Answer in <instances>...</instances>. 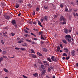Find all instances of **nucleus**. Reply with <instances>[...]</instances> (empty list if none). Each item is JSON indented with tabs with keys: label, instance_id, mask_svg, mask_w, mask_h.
Returning a JSON list of instances; mask_svg holds the SVG:
<instances>
[{
	"label": "nucleus",
	"instance_id": "obj_9",
	"mask_svg": "<svg viewBox=\"0 0 78 78\" xmlns=\"http://www.w3.org/2000/svg\"><path fill=\"white\" fill-rule=\"evenodd\" d=\"M64 50H65L66 53H69V49L68 48H64Z\"/></svg>",
	"mask_w": 78,
	"mask_h": 78
},
{
	"label": "nucleus",
	"instance_id": "obj_29",
	"mask_svg": "<svg viewBox=\"0 0 78 78\" xmlns=\"http://www.w3.org/2000/svg\"><path fill=\"white\" fill-rule=\"evenodd\" d=\"M30 51H31V53H35L34 51V50L31 49Z\"/></svg>",
	"mask_w": 78,
	"mask_h": 78
},
{
	"label": "nucleus",
	"instance_id": "obj_4",
	"mask_svg": "<svg viewBox=\"0 0 78 78\" xmlns=\"http://www.w3.org/2000/svg\"><path fill=\"white\" fill-rule=\"evenodd\" d=\"M46 70L44 69L42 70L41 72V76H42V75H45V73H46Z\"/></svg>",
	"mask_w": 78,
	"mask_h": 78
},
{
	"label": "nucleus",
	"instance_id": "obj_16",
	"mask_svg": "<svg viewBox=\"0 0 78 78\" xmlns=\"http://www.w3.org/2000/svg\"><path fill=\"white\" fill-rule=\"evenodd\" d=\"M62 41L63 43H65L66 44H67V42L66 40H63Z\"/></svg>",
	"mask_w": 78,
	"mask_h": 78
},
{
	"label": "nucleus",
	"instance_id": "obj_22",
	"mask_svg": "<svg viewBox=\"0 0 78 78\" xmlns=\"http://www.w3.org/2000/svg\"><path fill=\"white\" fill-rule=\"evenodd\" d=\"M26 40L28 42H31V40H28L27 39H26Z\"/></svg>",
	"mask_w": 78,
	"mask_h": 78
},
{
	"label": "nucleus",
	"instance_id": "obj_55",
	"mask_svg": "<svg viewBox=\"0 0 78 78\" xmlns=\"http://www.w3.org/2000/svg\"><path fill=\"white\" fill-rule=\"evenodd\" d=\"M54 18H56V17H57V16H56V15H54Z\"/></svg>",
	"mask_w": 78,
	"mask_h": 78
},
{
	"label": "nucleus",
	"instance_id": "obj_24",
	"mask_svg": "<svg viewBox=\"0 0 78 78\" xmlns=\"http://www.w3.org/2000/svg\"><path fill=\"white\" fill-rule=\"evenodd\" d=\"M43 7H44V8L45 9L47 10L48 9V7L45 6H44Z\"/></svg>",
	"mask_w": 78,
	"mask_h": 78
},
{
	"label": "nucleus",
	"instance_id": "obj_58",
	"mask_svg": "<svg viewBox=\"0 0 78 78\" xmlns=\"http://www.w3.org/2000/svg\"><path fill=\"white\" fill-rule=\"evenodd\" d=\"M25 47H26L27 45V44L26 43H24Z\"/></svg>",
	"mask_w": 78,
	"mask_h": 78
},
{
	"label": "nucleus",
	"instance_id": "obj_31",
	"mask_svg": "<svg viewBox=\"0 0 78 78\" xmlns=\"http://www.w3.org/2000/svg\"><path fill=\"white\" fill-rule=\"evenodd\" d=\"M20 50L22 51H25V49L24 48H20Z\"/></svg>",
	"mask_w": 78,
	"mask_h": 78
},
{
	"label": "nucleus",
	"instance_id": "obj_30",
	"mask_svg": "<svg viewBox=\"0 0 78 78\" xmlns=\"http://www.w3.org/2000/svg\"><path fill=\"white\" fill-rule=\"evenodd\" d=\"M27 6H29L30 8L31 7V5L30 4H27Z\"/></svg>",
	"mask_w": 78,
	"mask_h": 78
},
{
	"label": "nucleus",
	"instance_id": "obj_10",
	"mask_svg": "<svg viewBox=\"0 0 78 78\" xmlns=\"http://www.w3.org/2000/svg\"><path fill=\"white\" fill-rule=\"evenodd\" d=\"M38 23L39 25L41 27H42V24H41V22L39 20H38Z\"/></svg>",
	"mask_w": 78,
	"mask_h": 78
},
{
	"label": "nucleus",
	"instance_id": "obj_27",
	"mask_svg": "<svg viewBox=\"0 0 78 78\" xmlns=\"http://www.w3.org/2000/svg\"><path fill=\"white\" fill-rule=\"evenodd\" d=\"M24 35L26 37H28V36H29V35L27 34H24Z\"/></svg>",
	"mask_w": 78,
	"mask_h": 78
},
{
	"label": "nucleus",
	"instance_id": "obj_13",
	"mask_svg": "<svg viewBox=\"0 0 78 78\" xmlns=\"http://www.w3.org/2000/svg\"><path fill=\"white\" fill-rule=\"evenodd\" d=\"M41 67L42 70H45V66L44 65H41Z\"/></svg>",
	"mask_w": 78,
	"mask_h": 78
},
{
	"label": "nucleus",
	"instance_id": "obj_18",
	"mask_svg": "<svg viewBox=\"0 0 78 78\" xmlns=\"http://www.w3.org/2000/svg\"><path fill=\"white\" fill-rule=\"evenodd\" d=\"M57 49L58 52V51H59V50H60V47L59 46H58L57 47Z\"/></svg>",
	"mask_w": 78,
	"mask_h": 78
},
{
	"label": "nucleus",
	"instance_id": "obj_21",
	"mask_svg": "<svg viewBox=\"0 0 78 78\" xmlns=\"http://www.w3.org/2000/svg\"><path fill=\"white\" fill-rule=\"evenodd\" d=\"M63 56H67V55L66 53H64L62 54Z\"/></svg>",
	"mask_w": 78,
	"mask_h": 78
},
{
	"label": "nucleus",
	"instance_id": "obj_53",
	"mask_svg": "<svg viewBox=\"0 0 78 78\" xmlns=\"http://www.w3.org/2000/svg\"><path fill=\"white\" fill-rule=\"evenodd\" d=\"M68 11V9L67 8H66L65 9V11Z\"/></svg>",
	"mask_w": 78,
	"mask_h": 78
},
{
	"label": "nucleus",
	"instance_id": "obj_38",
	"mask_svg": "<svg viewBox=\"0 0 78 78\" xmlns=\"http://www.w3.org/2000/svg\"><path fill=\"white\" fill-rule=\"evenodd\" d=\"M19 7V4H18L17 5H16L15 6V8H18Z\"/></svg>",
	"mask_w": 78,
	"mask_h": 78
},
{
	"label": "nucleus",
	"instance_id": "obj_32",
	"mask_svg": "<svg viewBox=\"0 0 78 78\" xmlns=\"http://www.w3.org/2000/svg\"><path fill=\"white\" fill-rule=\"evenodd\" d=\"M13 25L15 26V28H17V25L16 24H13Z\"/></svg>",
	"mask_w": 78,
	"mask_h": 78
},
{
	"label": "nucleus",
	"instance_id": "obj_52",
	"mask_svg": "<svg viewBox=\"0 0 78 78\" xmlns=\"http://www.w3.org/2000/svg\"><path fill=\"white\" fill-rule=\"evenodd\" d=\"M2 58H7V57L6 56H2Z\"/></svg>",
	"mask_w": 78,
	"mask_h": 78
},
{
	"label": "nucleus",
	"instance_id": "obj_44",
	"mask_svg": "<svg viewBox=\"0 0 78 78\" xmlns=\"http://www.w3.org/2000/svg\"><path fill=\"white\" fill-rule=\"evenodd\" d=\"M60 46L62 48H63V47L62 46V44H60Z\"/></svg>",
	"mask_w": 78,
	"mask_h": 78
},
{
	"label": "nucleus",
	"instance_id": "obj_46",
	"mask_svg": "<svg viewBox=\"0 0 78 78\" xmlns=\"http://www.w3.org/2000/svg\"><path fill=\"white\" fill-rule=\"evenodd\" d=\"M63 6H64V5H62V4H61L60 5V7L61 8H63Z\"/></svg>",
	"mask_w": 78,
	"mask_h": 78
},
{
	"label": "nucleus",
	"instance_id": "obj_47",
	"mask_svg": "<svg viewBox=\"0 0 78 78\" xmlns=\"http://www.w3.org/2000/svg\"><path fill=\"white\" fill-rule=\"evenodd\" d=\"M23 76L24 78H28V77H27V76H25L24 75H23Z\"/></svg>",
	"mask_w": 78,
	"mask_h": 78
},
{
	"label": "nucleus",
	"instance_id": "obj_63",
	"mask_svg": "<svg viewBox=\"0 0 78 78\" xmlns=\"http://www.w3.org/2000/svg\"><path fill=\"white\" fill-rule=\"evenodd\" d=\"M41 22H43V19H41Z\"/></svg>",
	"mask_w": 78,
	"mask_h": 78
},
{
	"label": "nucleus",
	"instance_id": "obj_26",
	"mask_svg": "<svg viewBox=\"0 0 78 78\" xmlns=\"http://www.w3.org/2000/svg\"><path fill=\"white\" fill-rule=\"evenodd\" d=\"M24 31L26 33H29V32L26 29H24Z\"/></svg>",
	"mask_w": 78,
	"mask_h": 78
},
{
	"label": "nucleus",
	"instance_id": "obj_43",
	"mask_svg": "<svg viewBox=\"0 0 78 78\" xmlns=\"http://www.w3.org/2000/svg\"><path fill=\"white\" fill-rule=\"evenodd\" d=\"M32 15H33V16H34V15H35V14H36V12H35L34 11L33 13H32Z\"/></svg>",
	"mask_w": 78,
	"mask_h": 78
},
{
	"label": "nucleus",
	"instance_id": "obj_35",
	"mask_svg": "<svg viewBox=\"0 0 78 78\" xmlns=\"http://www.w3.org/2000/svg\"><path fill=\"white\" fill-rule=\"evenodd\" d=\"M19 2L20 3H23V0H20Z\"/></svg>",
	"mask_w": 78,
	"mask_h": 78
},
{
	"label": "nucleus",
	"instance_id": "obj_48",
	"mask_svg": "<svg viewBox=\"0 0 78 78\" xmlns=\"http://www.w3.org/2000/svg\"><path fill=\"white\" fill-rule=\"evenodd\" d=\"M3 54L4 55H5V54H6V51H4L3 52Z\"/></svg>",
	"mask_w": 78,
	"mask_h": 78
},
{
	"label": "nucleus",
	"instance_id": "obj_59",
	"mask_svg": "<svg viewBox=\"0 0 78 78\" xmlns=\"http://www.w3.org/2000/svg\"><path fill=\"white\" fill-rule=\"evenodd\" d=\"M34 67H35V68H37V66H36V65H34Z\"/></svg>",
	"mask_w": 78,
	"mask_h": 78
},
{
	"label": "nucleus",
	"instance_id": "obj_3",
	"mask_svg": "<svg viewBox=\"0 0 78 78\" xmlns=\"http://www.w3.org/2000/svg\"><path fill=\"white\" fill-rule=\"evenodd\" d=\"M60 21H65L66 20V18H64V16H61L60 18Z\"/></svg>",
	"mask_w": 78,
	"mask_h": 78
},
{
	"label": "nucleus",
	"instance_id": "obj_36",
	"mask_svg": "<svg viewBox=\"0 0 78 78\" xmlns=\"http://www.w3.org/2000/svg\"><path fill=\"white\" fill-rule=\"evenodd\" d=\"M34 31H38V30L37 29L34 28Z\"/></svg>",
	"mask_w": 78,
	"mask_h": 78
},
{
	"label": "nucleus",
	"instance_id": "obj_37",
	"mask_svg": "<svg viewBox=\"0 0 78 78\" xmlns=\"http://www.w3.org/2000/svg\"><path fill=\"white\" fill-rule=\"evenodd\" d=\"M32 57L33 58H36V56L35 55H34L32 56Z\"/></svg>",
	"mask_w": 78,
	"mask_h": 78
},
{
	"label": "nucleus",
	"instance_id": "obj_49",
	"mask_svg": "<svg viewBox=\"0 0 78 78\" xmlns=\"http://www.w3.org/2000/svg\"><path fill=\"white\" fill-rule=\"evenodd\" d=\"M11 34H12V36H14V35H15V34L14 33H11Z\"/></svg>",
	"mask_w": 78,
	"mask_h": 78
},
{
	"label": "nucleus",
	"instance_id": "obj_41",
	"mask_svg": "<svg viewBox=\"0 0 78 78\" xmlns=\"http://www.w3.org/2000/svg\"><path fill=\"white\" fill-rule=\"evenodd\" d=\"M41 39H42L43 40H44V38L43 37H42V35H41Z\"/></svg>",
	"mask_w": 78,
	"mask_h": 78
},
{
	"label": "nucleus",
	"instance_id": "obj_25",
	"mask_svg": "<svg viewBox=\"0 0 78 78\" xmlns=\"http://www.w3.org/2000/svg\"><path fill=\"white\" fill-rule=\"evenodd\" d=\"M42 33H43V32L42 31L40 32L38 34L39 35H42Z\"/></svg>",
	"mask_w": 78,
	"mask_h": 78
},
{
	"label": "nucleus",
	"instance_id": "obj_6",
	"mask_svg": "<svg viewBox=\"0 0 78 78\" xmlns=\"http://www.w3.org/2000/svg\"><path fill=\"white\" fill-rule=\"evenodd\" d=\"M11 23L13 25H14L17 23L16 22V20H12L11 22Z\"/></svg>",
	"mask_w": 78,
	"mask_h": 78
},
{
	"label": "nucleus",
	"instance_id": "obj_57",
	"mask_svg": "<svg viewBox=\"0 0 78 78\" xmlns=\"http://www.w3.org/2000/svg\"><path fill=\"white\" fill-rule=\"evenodd\" d=\"M41 44H44V42L41 41Z\"/></svg>",
	"mask_w": 78,
	"mask_h": 78
},
{
	"label": "nucleus",
	"instance_id": "obj_51",
	"mask_svg": "<svg viewBox=\"0 0 78 78\" xmlns=\"http://www.w3.org/2000/svg\"><path fill=\"white\" fill-rule=\"evenodd\" d=\"M1 43H2V44H4V42H3V41L1 40Z\"/></svg>",
	"mask_w": 78,
	"mask_h": 78
},
{
	"label": "nucleus",
	"instance_id": "obj_20",
	"mask_svg": "<svg viewBox=\"0 0 78 78\" xmlns=\"http://www.w3.org/2000/svg\"><path fill=\"white\" fill-rule=\"evenodd\" d=\"M4 70L5 72H9V71L7 69H6V68H5L4 69Z\"/></svg>",
	"mask_w": 78,
	"mask_h": 78
},
{
	"label": "nucleus",
	"instance_id": "obj_62",
	"mask_svg": "<svg viewBox=\"0 0 78 78\" xmlns=\"http://www.w3.org/2000/svg\"><path fill=\"white\" fill-rule=\"evenodd\" d=\"M63 25H65V24H66V23L65 21H64L63 22Z\"/></svg>",
	"mask_w": 78,
	"mask_h": 78
},
{
	"label": "nucleus",
	"instance_id": "obj_17",
	"mask_svg": "<svg viewBox=\"0 0 78 78\" xmlns=\"http://www.w3.org/2000/svg\"><path fill=\"white\" fill-rule=\"evenodd\" d=\"M48 16H46L44 17L45 20H46V21H47L48 20Z\"/></svg>",
	"mask_w": 78,
	"mask_h": 78
},
{
	"label": "nucleus",
	"instance_id": "obj_2",
	"mask_svg": "<svg viewBox=\"0 0 78 78\" xmlns=\"http://www.w3.org/2000/svg\"><path fill=\"white\" fill-rule=\"evenodd\" d=\"M51 59L52 61H55V62H56L57 61L56 59L55 58V56H51Z\"/></svg>",
	"mask_w": 78,
	"mask_h": 78
},
{
	"label": "nucleus",
	"instance_id": "obj_1",
	"mask_svg": "<svg viewBox=\"0 0 78 78\" xmlns=\"http://www.w3.org/2000/svg\"><path fill=\"white\" fill-rule=\"evenodd\" d=\"M44 65V66H49V63L48 62H47V61H45L43 62Z\"/></svg>",
	"mask_w": 78,
	"mask_h": 78
},
{
	"label": "nucleus",
	"instance_id": "obj_12",
	"mask_svg": "<svg viewBox=\"0 0 78 78\" xmlns=\"http://www.w3.org/2000/svg\"><path fill=\"white\" fill-rule=\"evenodd\" d=\"M47 61H49V62H51L52 61L51 59H50V58H47Z\"/></svg>",
	"mask_w": 78,
	"mask_h": 78
},
{
	"label": "nucleus",
	"instance_id": "obj_39",
	"mask_svg": "<svg viewBox=\"0 0 78 78\" xmlns=\"http://www.w3.org/2000/svg\"><path fill=\"white\" fill-rule=\"evenodd\" d=\"M37 54L39 56H42V54H41L39 53V52H38L37 53Z\"/></svg>",
	"mask_w": 78,
	"mask_h": 78
},
{
	"label": "nucleus",
	"instance_id": "obj_23",
	"mask_svg": "<svg viewBox=\"0 0 78 78\" xmlns=\"http://www.w3.org/2000/svg\"><path fill=\"white\" fill-rule=\"evenodd\" d=\"M38 63L42 65V63L41 62V61L40 60H38Z\"/></svg>",
	"mask_w": 78,
	"mask_h": 78
},
{
	"label": "nucleus",
	"instance_id": "obj_34",
	"mask_svg": "<svg viewBox=\"0 0 78 78\" xmlns=\"http://www.w3.org/2000/svg\"><path fill=\"white\" fill-rule=\"evenodd\" d=\"M66 60H69V59H70V56H68V57H66Z\"/></svg>",
	"mask_w": 78,
	"mask_h": 78
},
{
	"label": "nucleus",
	"instance_id": "obj_50",
	"mask_svg": "<svg viewBox=\"0 0 78 78\" xmlns=\"http://www.w3.org/2000/svg\"><path fill=\"white\" fill-rule=\"evenodd\" d=\"M48 71L49 72H50L51 70V69L50 68H48Z\"/></svg>",
	"mask_w": 78,
	"mask_h": 78
},
{
	"label": "nucleus",
	"instance_id": "obj_15",
	"mask_svg": "<svg viewBox=\"0 0 78 78\" xmlns=\"http://www.w3.org/2000/svg\"><path fill=\"white\" fill-rule=\"evenodd\" d=\"M43 51H44V52H47V51H48L47 48H43Z\"/></svg>",
	"mask_w": 78,
	"mask_h": 78
},
{
	"label": "nucleus",
	"instance_id": "obj_45",
	"mask_svg": "<svg viewBox=\"0 0 78 78\" xmlns=\"http://www.w3.org/2000/svg\"><path fill=\"white\" fill-rule=\"evenodd\" d=\"M15 50H20V49L19 48L16 47L15 48Z\"/></svg>",
	"mask_w": 78,
	"mask_h": 78
},
{
	"label": "nucleus",
	"instance_id": "obj_8",
	"mask_svg": "<svg viewBox=\"0 0 78 78\" xmlns=\"http://www.w3.org/2000/svg\"><path fill=\"white\" fill-rule=\"evenodd\" d=\"M75 51L74 50H73L71 52V55L72 56H75Z\"/></svg>",
	"mask_w": 78,
	"mask_h": 78
},
{
	"label": "nucleus",
	"instance_id": "obj_5",
	"mask_svg": "<svg viewBox=\"0 0 78 78\" xmlns=\"http://www.w3.org/2000/svg\"><path fill=\"white\" fill-rule=\"evenodd\" d=\"M64 31L65 33L66 34H68V33L69 32V30L67 29H64Z\"/></svg>",
	"mask_w": 78,
	"mask_h": 78
},
{
	"label": "nucleus",
	"instance_id": "obj_14",
	"mask_svg": "<svg viewBox=\"0 0 78 78\" xmlns=\"http://www.w3.org/2000/svg\"><path fill=\"white\" fill-rule=\"evenodd\" d=\"M33 75H34V76L35 77H36V76H38V74H37V73H35L33 74Z\"/></svg>",
	"mask_w": 78,
	"mask_h": 78
},
{
	"label": "nucleus",
	"instance_id": "obj_19",
	"mask_svg": "<svg viewBox=\"0 0 78 78\" xmlns=\"http://www.w3.org/2000/svg\"><path fill=\"white\" fill-rule=\"evenodd\" d=\"M9 18H10V16H6L5 17V19L7 20L9 19Z\"/></svg>",
	"mask_w": 78,
	"mask_h": 78
},
{
	"label": "nucleus",
	"instance_id": "obj_61",
	"mask_svg": "<svg viewBox=\"0 0 78 78\" xmlns=\"http://www.w3.org/2000/svg\"><path fill=\"white\" fill-rule=\"evenodd\" d=\"M52 6L53 7H55V5L52 3H51Z\"/></svg>",
	"mask_w": 78,
	"mask_h": 78
},
{
	"label": "nucleus",
	"instance_id": "obj_28",
	"mask_svg": "<svg viewBox=\"0 0 78 78\" xmlns=\"http://www.w3.org/2000/svg\"><path fill=\"white\" fill-rule=\"evenodd\" d=\"M3 60V58L1 57L0 58V62H1V61H2Z\"/></svg>",
	"mask_w": 78,
	"mask_h": 78
},
{
	"label": "nucleus",
	"instance_id": "obj_40",
	"mask_svg": "<svg viewBox=\"0 0 78 78\" xmlns=\"http://www.w3.org/2000/svg\"><path fill=\"white\" fill-rule=\"evenodd\" d=\"M39 8L38 7H37L36 8V11H39Z\"/></svg>",
	"mask_w": 78,
	"mask_h": 78
},
{
	"label": "nucleus",
	"instance_id": "obj_42",
	"mask_svg": "<svg viewBox=\"0 0 78 78\" xmlns=\"http://www.w3.org/2000/svg\"><path fill=\"white\" fill-rule=\"evenodd\" d=\"M33 24H34V25H36L37 24V23L36 22V21L33 22Z\"/></svg>",
	"mask_w": 78,
	"mask_h": 78
},
{
	"label": "nucleus",
	"instance_id": "obj_7",
	"mask_svg": "<svg viewBox=\"0 0 78 78\" xmlns=\"http://www.w3.org/2000/svg\"><path fill=\"white\" fill-rule=\"evenodd\" d=\"M65 38L66 39V38H71V36L69 35H67L65 36Z\"/></svg>",
	"mask_w": 78,
	"mask_h": 78
},
{
	"label": "nucleus",
	"instance_id": "obj_60",
	"mask_svg": "<svg viewBox=\"0 0 78 78\" xmlns=\"http://www.w3.org/2000/svg\"><path fill=\"white\" fill-rule=\"evenodd\" d=\"M21 15V13H20L19 14H18V17H20V16Z\"/></svg>",
	"mask_w": 78,
	"mask_h": 78
},
{
	"label": "nucleus",
	"instance_id": "obj_54",
	"mask_svg": "<svg viewBox=\"0 0 78 78\" xmlns=\"http://www.w3.org/2000/svg\"><path fill=\"white\" fill-rule=\"evenodd\" d=\"M72 9H69V12H72Z\"/></svg>",
	"mask_w": 78,
	"mask_h": 78
},
{
	"label": "nucleus",
	"instance_id": "obj_64",
	"mask_svg": "<svg viewBox=\"0 0 78 78\" xmlns=\"http://www.w3.org/2000/svg\"><path fill=\"white\" fill-rule=\"evenodd\" d=\"M76 3L78 6V0H76Z\"/></svg>",
	"mask_w": 78,
	"mask_h": 78
},
{
	"label": "nucleus",
	"instance_id": "obj_33",
	"mask_svg": "<svg viewBox=\"0 0 78 78\" xmlns=\"http://www.w3.org/2000/svg\"><path fill=\"white\" fill-rule=\"evenodd\" d=\"M30 34L31 35H32V36H34V37H36V35H35V34H33V33L32 32L30 33Z\"/></svg>",
	"mask_w": 78,
	"mask_h": 78
},
{
	"label": "nucleus",
	"instance_id": "obj_56",
	"mask_svg": "<svg viewBox=\"0 0 78 78\" xmlns=\"http://www.w3.org/2000/svg\"><path fill=\"white\" fill-rule=\"evenodd\" d=\"M23 42V41H18V43H21L22 42Z\"/></svg>",
	"mask_w": 78,
	"mask_h": 78
},
{
	"label": "nucleus",
	"instance_id": "obj_11",
	"mask_svg": "<svg viewBox=\"0 0 78 78\" xmlns=\"http://www.w3.org/2000/svg\"><path fill=\"white\" fill-rule=\"evenodd\" d=\"M71 38H66V40L69 43H70L71 42Z\"/></svg>",
	"mask_w": 78,
	"mask_h": 78
}]
</instances>
